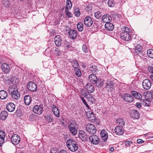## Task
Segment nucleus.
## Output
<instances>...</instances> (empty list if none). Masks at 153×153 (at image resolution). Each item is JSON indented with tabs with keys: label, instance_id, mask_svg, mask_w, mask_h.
Returning a JSON list of instances; mask_svg holds the SVG:
<instances>
[{
	"label": "nucleus",
	"instance_id": "obj_1",
	"mask_svg": "<svg viewBox=\"0 0 153 153\" xmlns=\"http://www.w3.org/2000/svg\"><path fill=\"white\" fill-rule=\"evenodd\" d=\"M8 90L13 98L16 100H19L20 98V94L16 85H12L8 87Z\"/></svg>",
	"mask_w": 153,
	"mask_h": 153
},
{
	"label": "nucleus",
	"instance_id": "obj_2",
	"mask_svg": "<svg viewBox=\"0 0 153 153\" xmlns=\"http://www.w3.org/2000/svg\"><path fill=\"white\" fill-rule=\"evenodd\" d=\"M66 144L68 148L71 152H76L78 149V146L76 142L72 139H68L67 141Z\"/></svg>",
	"mask_w": 153,
	"mask_h": 153
},
{
	"label": "nucleus",
	"instance_id": "obj_3",
	"mask_svg": "<svg viewBox=\"0 0 153 153\" xmlns=\"http://www.w3.org/2000/svg\"><path fill=\"white\" fill-rule=\"evenodd\" d=\"M70 131L73 135H75L77 134L78 129V125L75 122L70 123L68 126Z\"/></svg>",
	"mask_w": 153,
	"mask_h": 153
},
{
	"label": "nucleus",
	"instance_id": "obj_4",
	"mask_svg": "<svg viewBox=\"0 0 153 153\" xmlns=\"http://www.w3.org/2000/svg\"><path fill=\"white\" fill-rule=\"evenodd\" d=\"M87 131L91 134H94L96 132V128L93 124H88L86 126Z\"/></svg>",
	"mask_w": 153,
	"mask_h": 153
},
{
	"label": "nucleus",
	"instance_id": "obj_5",
	"mask_svg": "<svg viewBox=\"0 0 153 153\" xmlns=\"http://www.w3.org/2000/svg\"><path fill=\"white\" fill-rule=\"evenodd\" d=\"M1 69L4 74H8L11 69L10 65L6 63H3L1 65Z\"/></svg>",
	"mask_w": 153,
	"mask_h": 153
},
{
	"label": "nucleus",
	"instance_id": "obj_6",
	"mask_svg": "<svg viewBox=\"0 0 153 153\" xmlns=\"http://www.w3.org/2000/svg\"><path fill=\"white\" fill-rule=\"evenodd\" d=\"M142 84L143 88L146 90H149L152 86L151 81L148 79H145L144 80Z\"/></svg>",
	"mask_w": 153,
	"mask_h": 153
},
{
	"label": "nucleus",
	"instance_id": "obj_7",
	"mask_svg": "<svg viewBox=\"0 0 153 153\" xmlns=\"http://www.w3.org/2000/svg\"><path fill=\"white\" fill-rule=\"evenodd\" d=\"M27 87L29 90L34 92L37 90V87L35 83L33 82H29L27 85Z\"/></svg>",
	"mask_w": 153,
	"mask_h": 153
},
{
	"label": "nucleus",
	"instance_id": "obj_8",
	"mask_svg": "<svg viewBox=\"0 0 153 153\" xmlns=\"http://www.w3.org/2000/svg\"><path fill=\"white\" fill-rule=\"evenodd\" d=\"M89 139L91 143L93 144H98L100 142L99 137L95 135H92L90 136Z\"/></svg>",
	"mask_w": 153,
	"mask_h": 153
},
{
	"label": "nucleus",
	"instance_id": "obj_9",
	"mask_svg": "<svg viewBox=\"0 0 153 153\" xmlns=\"http://www.w3.org/2000/svg\"><path fill=\"white\" fill-rule=\"evenodd\" d=\"M20 138L17 134H13L11 138L12 143L14 145L18 144L20 142Z\"/></svg>",
	"mask_w": 153,
	"mask_h": 153
},
{
	"label": "nucleus",
	"instance_id": "obj_10",
	"mask_svg": "<svg viewBox=\"0 0 153 153\" xmlns=\"http://www.w3.org/2000/svg\"><path fill=\"white\" fill-rule=\"evenodd\" d=\"M33 112L35 114H41L43 111V108L40 105H35L33 108Z\"/></svg>",
	"mask_w": 153,
	"mask_h": 153
},
{
	"label": "nucleus",
	"instance_id": "obj_11",
	"mask_svg": "<svg viewBox=\"0 0 153 153\" xmlns=\"http://www.w3.org/2000/svg\"><path fill=\"white\" fill-rule=\"evenodd\" d=\"M121 39L126 41H128L131 39L130 34L128 33L122 32L120 34Z\"/></svg>",
	"mask_w": 153,
	"mask_h": 153
},
{
	"label": "nucleus",
	"instance_id": "obj_12",
	"mask_svg": "<svg viewBox=\"0 0 153 153\" xmlns=\"http://www.w3.org/2000/svg\"><path fill=\"white\" fill-rule=\"evenodd\" d=\"M79 137L82 141H85L87 140L88 136L87 134L83 131H80L79 132Z\"/></svg>",
	"mask_w": 153,
	"mask_h": 153
},
{
	"label": "nucleus",
	"instance_id": "obj_13",
	"mask_svg": "<svg viewBox=\"0 0 153 153\" xmlns=\"http://www.w3.org/2000/svg\"><path fill=\"white\" fill-rule=\"evenodd\" d=\"M6 108L8 111L12 112L15 110V105L13 102H10L6 105Z\"/></svg>",
	"mask_w": 153,
	"mask_h": 153
},
{
	"label": "nucleus",
	"instance_id": "obj_14",
	"mask_svg": "<svg viewBox=\"0 0 153 153\" xmlns=\"http://www.w3.org/2000/svg\"><path fill=\"white\" fill-rule=\"evenodd\" d=\"M123 99L127 102H131L133 100V98L130 94H125L123 96Z\"/></svg>",
	"mask_w": 153,
	"mask_h": 153
},
{
	"label": "nucleus",
	"instance_id": "obj_15",
	"mask_svg": "<svg viewBox=\"0 0 153 153\" xmlns=\"http://www.w3.org/2000/svg\"><path fill=\"white\" fill-rule=\"evenodd\" d=\"M84 24L87 27H90L93 23V21L90 16H87L84 20Z\"/></svg>",
	"mask_w": 153,
	"mask_h": 153
},
{
	"label": "nucleus",
	"instance_id": "obj_16",
	"mask_svg": "<svg viewBox=\"0 0 153 153\" xmlns=\"http://www.w3.org/2000/svg\"><path fill=\"white\" fill-rule=\"evenodd\" d=\"M54 42L57 47L60 46L62 44V39L61 37L58 35L56 36L54 38Z\"/></svg>",
	"mask_w": 153,
	"mask_h": 153
},
{
	"label": "nucleus",
	"instance_id": "obj_17",
	"mask_svg": "<svg viewBox=\"0 0 153 153\" xmlns=\"http://www.w3.org/2000/svg\"><path fill=\"white\" fill-rule=\"evenodd\" d=\"M114 131L116 134L119 135H122L124 133L123 128L119 126H117L114 129Z\"/></svg>",
	"mask_w": 153,
	"mask_h": 153
},
{
	"label": "nucleus",
	"instance_id": "obj_18",
	"mask_svg": "<svg viewBox=\"0 0 153 153\" xmlns=\"http://www.w3.org/2000/svg\"><path fill=\"white\" fill-rule=\"evenodd\" d=\"M52 110L54 115L57 117L60 116V111L58 108L54 105L52 106Z\"/></svg>",
	"mask_w": 153,
	"mask_h": 153
},
{
	"label": "nucleus",
	"instance_id": "obj_19",
	"mask_svg": "<svg viewBox=\"0 0 153 153\" xmlns=\"http://www.w3.org/2000/svg\"><path fill=\"white\" fill-rule=\"evenodd\" d=\"M105 87L108 91H113L114 89L113 83L111 81L107 82Z\"/></svg>",
	"mask_w": 153,
	"mask_h": 153
},
{
	"label": "nucleus",
	"instance_id": "obj_20",
	"mask_svg": "<svg viewBox=\"0 0 153 153\" xmlns=\"http://www.w3.org/2000/svg\"><path fill=\"white\" fill-rule=\"evenodd\" d=\"M100 135L101 138L104 141H106L107 140L108 136L107 132L105 129H103L101 131Z\"/></svg>",
	"mask_w": 153,
	"mask_h": 153
},
{
	"label": "nucleus",
	"instance_id": "obj_21",
	"mask_svg": "<svg viewBox=\"0 0 153 153\" xmlns=\"http://www.w3.org/2000/svg\"><path fill=\"white\" fill-rule=\"evenodd\" d=\"M89 80L92 83L95 84L97 82V76L94 74H91L89 76Z\"/></svg>",
	"mask_w": 153,
	"mask_h": 153
},
{
	"label": "nucleus",
	"instance_id": "obj_22",
	"mask_svg": "<svg viewBox=\"0 0 153 153\" xmlns=\"http://www.w3.org/2000/svg\"><path fill=\"white\" fill-rule=\"evenodd\" d=\"M102 21L106 23L109 22L112 20V18L109 15L106 14L103 15L102 18Z\"/></svg>",
	"mask_w": 153,
	"mask_h": 153
},
{
	"label": "nucleus",
	"instance_id": "obj_23",
	"mask_svg": "<svg viewBox=\"0 0 153 153\" xmlns=\"http://www.w3.org/2000/svg\"><path fill=\"white\" fill-rule=\"evenodd\" d=\"M5 137V132L0 130V146H1L4 143Z\"/></svg>",
	"mask_w": 153,
	"mask_h": 153
},
{
	"label": "nucleus",
	"instance_id": "obj_24",
	"mask_svg": "<svg viewBox=\"0 0 153 153\" xmlns=\"http://www.w3.org/2000/svg\"><path fill=\"white\" fill-rule=\"evenodd\" d=\"M69 37L72 39H75L77 37V33L76 30H70L69 32Z\"/></svg>",
	"mask_w": 153,
	"mask_h": 153
},
{
	"label": "nucleus",
	"instance_id": "obj_25",
	"mask_svg": "<svg viewBox=\"0 0 153 153\" xmlns=\"http://www.w3.org/2000/svg\"><path fill=\"white\" fill-rule=\"evenodd\" d=\"M89 70L92 73H95L97 72L98 69L96 65L93 64H91L90 65Z\"/></svg>",
	"mask_w": 153,
	"mask_h": 153
},
{
	"label": "nucleus",
	"instance_id": "obj_26",
	"mask_svg": "<svg viewBox=\"0 0 153 153\" xmlns=\"http://www.w3.org/2000/svg\"><path fill=\"white\" fill-rule=\"evenodd\" d=\"M8 97L7 92L4 90L0 91V98L2 100H5Z\"/></svg>",
	"mask_w": 153,
	"mask_h": 153
},
{
	"label": "nucleus",
	"instance_id": "obj_27",
	"mask_svg": "<svg viewBox=\"0 0 153 153\" xmlns=\"http://www.w3.org/2000/svg\"><path fill=\"white\" fill-rule=\"evenodd\" d=\"M32 100V98L29 95H26L25 96L24 101L26 105H29L30 103Z\"/></svg>",
	"mask_w": 153,
	"mask_h": 153
},
{
	"label": "nucleus",
	"instance_id": "obj_28",
	"mask_svg": "<svg viewBox=\"0 0 153 153\" xmlns=\"http://www.w3.org/2000/svg\"><path fill=\"white\" fill-rule=\"evenodd\" d=\"M86 115L90 120H93L95 119V117L91 111H88L86 113Z\"/></svg>",
	"mask_w": 153,
	"mask_h": 153
},
{
	"label": "nucleus",
	"instance_id": "obj_29",
	"mask_svg": "<svg viewBox=\"0 0 153 153\" xmlns=\"http://www.w3.org/2000/svg\"><path fill=\"white\" fill-rule=\"evenodd\" d=\"M87 91L89 93L93 92L94 91L93 86L91 84H87L85 86Z\"/></svg>",
	"mask_w": 153,
	"mask_h": 153
},
{
	"label": "nucleus",
	"instance_id": "obj_30",
	"mask_svg": "<svg viewBox=\"0 0 153 153\" xmlns=\"http://www.w3.org/2000/svg\"><path fill=\"white\" fill-rule=\"evenodd\" d=\"M105 28L107 30L111 31L113 30L114 26L113 24L108 22L106 23L105 25Z\"/></svg>",
	"mask_w": 153,
	"mask_h": 153
},
{
	"label": "nucleus",
	"instance_id": "obj_31",
	"mask_svg": "<svg viewBox=\"0 0 153 153\" xmlns=\"http://www.w3.org/2000/svg\"><path fill=\"white\" fill-rule=\"evenodd\" d=\"M131 116L132 118L137 119L139 117V113L137 111L133 110L131 113Z\"/></svg>",
	"mask_w": 153,
	"mask_h": 153
},
{
	"label": "nucleus",
	"instance_id": "obj_32",
	"mask_svg": "<svg viewBox=\"0 0 153 153\" xmlns=\"http://www.w3.org/2000/svg\"><path fill=\"white\" fill-rule=\"evenodd\" d=\"M131 93L133 96L135 98L137 99H141L142 98V96L140 93L135 91H132Z\"/></svg>",
	"mask_w": 153,
	"mask_h": 153
},
{
	"label": "nucleus",
	"instance_id": "obj_33",
	"mask_svg": "<svg viewBox=\"0 0 153 153\" xmlns=\"http://www.w3.org/2000/svg\"><path fill=\"white\" fill-rule=\"evenodd\" d=\"M8 116L7 112L6 111H2L0 114V118L2 120H5Z\"/></svg>",
	"mask_w": 153,
	"mask_h": 153
},
{
	"label": "nucleus",
	"instance_id": "obj_34",
	"mask_svg": "<svg viewBox=\"0 0 153 153\" xmlns=\"http://www.w3.org/2000/svg\"><path fill=\"white\" fill-rule=\"evenodd\" d=\"M72 6V3L70 0H67L65 7V9L70 10Z\"/></svg>",
	"mask_w": 153,
	"mask_h": 153
},
{
	"label": "nucleus",
	"instance_id": "obj_35",
	"mask_svg": "<svg viewBox=\"0 0 153 153\" xmlns=\"http://www.w3.org/2000/svg\"><path fill=\"white\" fill-rule=\"evenodd\" d=\"M142 47L140 45H137L135 47V51L137 54L141 53L142 51Z\"/></svg>",
	"mask_w": 153,
	"mask_h": 153
},
{
	"label": "nucleus",
	"instance_id": "obj_36",
	"mask_svg": "<svg viewBox=\"0 0 153 153\" xmlns=\"http://www.w3.org/2000/svg\"><path fill=\"white\" fill-rule=\"evenodd\" d=\"M116 121L119 125L121 126H123L125 125V122L123 119L118 118L117 120Z\"/></svg>",
	"mask_w": 153,
	"mask_h": 153
},
{
	"label": "nucleus",
	"instance_id": "obj_37",
	"mask_svg": "<svg viewBox=\"0 0 153 153\" xmlns=\"http://www.w3.org/2000/svg\"><path fill=\"white\" fill-rule=\"evenodd\" d=\"M74 69L76 75L78 77H80L82 74L80 70L78 67L75 68Z\"/></svg>",
	"mask_w": 153,
	"mask_h": 153
},
{
	"label": "nucleus",
	"instance_id": "obj_38",
	"mask_svg": "<svg viewBox=\"0 0 153 153\" xmlns=\"http://www.w3.org/2000/svg\"><path fill=\"white\" fill-rule=\"evenodd\" d=\"M77 28L79 31H82L83 30V25L81 22H78L77 25Z\"/></svg>",
	"mask_w": 153,
	"mask_h": 153
},
{
	"label": "nucleus",
	"instance_id": "obj_39",
	"mask_svg": "<svg viewBox=\"0 0 153 153\" xmlns=\"http://www.w3.org/2000/svg\"><path fill=\"white\" fill-rule=\"evenodd\" d=\"M147 54L149 57L153 58V50L150 49L147 51Z\"/></svg>",
	"mask_w": 153,
	"mask_h": 153
},
{
	"label": "nucleus",
	"instance_id": "obj_40",
	"mask_svg": "<svg viewBox=\"0 0 153 153\" xmlns=\"http://www.w3.org/2000/svg\"><path fill=\"white\" fill-rule=\"evenodd\" d=\"M72 66L74 68H78V67H79V65L76 60H73L72 62Z\"/></svg>",
	"mask_w": 153,
	"mask_h": 153
},
{
	"label": "nucleus",
	"instance_id": "obj_41",
	"mask_svg": "<svg viewBox=\"0 0 153 153\" xmlns=\"http://www.w3.org/2000/svg\"><path fill=\"white\" fill-rule=\"evenodd\" d=\"M74 14L76 16H79L80 15V13L79 9L77 8H76L74 9Z\"/></svg>",
	"mask_w": 153,
	"mask_h": 153
},
{
	"label": "nucleus",
	"instance_id": "obj_42",
	"mask_svg": "<svg viewBox=\"0 0 153 153\" xmlns=\"http://www.w3.org/2000/svg\"><path fill=\"white\" fill-rule=\"evenodd\" d=\"M108 6L111 7H113L115 4L113 0H108Z\"/></svg>",
	"mask_w": 153,
	"mask_h": 153
},
{
	"label": "nucleus",
	"instance_id": "obj_43",
	"mask_svg": "<svg viewBox=\"0 0 153 153\" xmlns=\"http://www.w3.org/2000/svg\"><path fill=\"white\" fill-rule=\"evenodd\" d=\"M87 99L89 101L93 103V101H94V98L91 96L90 94H88L86 96Z\"/></svg>",
	"mask_w": 153,
	"mask_h": 153
},
{
	"label": "nucleus",
	"instance_id": "obj_44",
	"mask_svg": "<svg viewBox=\"0 0 153 153\" xmlns=\"http://www.w3.org/2000/svg\"><path fill=\"white\" fill-rule=\"evenodd\" d=\"M102 14L101 13L100 11H97L95 12L94 14L95 17L97 19H99L101 16Z\"/></svg>",
	"mask_w": 153,
	"mask_h": 153
},
{
	"label": "nucleus",
	"instance_id": "obj_45",
	"mask_svg": "<svg viewBox=\"0 0 153 153\" xmlns=\"http://www.w3.org/2000/svg\"><path fill=\"white\" fill-rule=\"evenodd\" d=\"M122 30L123 31V32H126L129 33L130 31V30L127 27H123L122 28Z\"/></svg>",
	"mask_w": 153,
	"mask_h": 153
},
{
	"label": "nucleus",
	"instance_id": "obj_46",
	"mask_svg": "<svg viewBox=\"0 0 153 153\" xmlns=\"http://www.w3.org/2000/svg\"><path fill=\"white\" fill-rule=\"evenodd\" d=\"M132 144V142L131 140L127 141L125 143V145L126 147L130 146Z\"/></svg>",
	"mask_w": 153,
	"mask_h": 153
},
{
	"label": "nucleus",
	"instance_id": "obj_47",
	"mask_svg": "<svg viewBox=\"0 0 153 153\" xmlns=\"http://www.w3.org/2000/svg\"><path fill=\"white\" fill-rule=\"evenodd\" d=\"M69 10L65 9L66 14L68 18L72 17V14L68 11Z\"/></svg>",
	"mask_w": 153,
	"mask_h": 153
},
{
	"label": "nucleus",
	"instance_id": "obj_48",
	"mask_svg": "<svg viewBox=\"0 0 153 153\" xmlns=\"http://www.w3.org/2000/svg\"><path fill=\"white\" fill-rule=\"evenodd\" d=\"M95 84H96V85L97 86L99 87H101L103 85V83L102 82L98 81L97 80V83Z\"/></svg>",
	"mask_w": 153,
	"mask_h": 153
},
{
	"label": "nucleus",
	"instance_id": "obj_49",
	"mask_svg": "<svg viewBox=\"0 0 153 153\" xmlns=\"http://www.w3.org/2000/svg\"><path fill=\"white\" fill-rule=\"evenodd\" d=\"M82 49L83 51L85 53H87L88 51V48L85 45H83L82 47Z\"/></svg>",
	"mask_w": 153,
	"mask_h": 153
},
{
	"label": "nucleus",
	"instance_id": "obj_50",
	"mask_svg": "<svg viewBox=\"0 0 153 153\" xmlns=\"http://www.w3.org/2000/svg\"><path fill=\"white\" fill-rule=\"evenodd\" d=\"M46 118V120L49 122H52L53 120L52 117H51L49 116H47Z\"/></svg>",
	"mask_w": 153,
	"mask_h": 153
},
{
	"label": "nucleus",
	"instance_id": "obj_51",
	"mask_svg": "<svg viewBox=\"0 0 153 153\" xmlns=\"http://www.w3.org/2000/svg\"><path fill=\"white\" fill-rule=\"evenodd\" d=\"M149 71L151 73L153 74V67L151 66H149L148 68Z\"/></svg>",
	"mask_w": 153,
	"mask_h": 153
},
{
	"label": "nucleus",
	"instance_id": "obj_52",
	"mask_svg": "<svg viewBox=\"0 0 153 153\" xmlns=\"http://www.w3.org/2000/svg\"><path fill=\"white\" fill-rule=\"evenodd\" d=\"M81 94H82V96H84V97H86L88 94L86 93L83 92V91L81 90Z\"/></svg>",
	"mask_w": 153,
	"mask_h": 153
},
{
	"label": "nucleus",
	"instance_id": "obj_53",
	"mask_svg": "<svg viewBox=\"0 0 153 153\" xmlns=\"http://www.w3.org/2000/svg\"><path fill=\"white\" fill-rule=\"evenodd\" d=\"M137 142L138 143H141L144 142V141L141 139H138L137 140Z\"/></svg>",
	"mask_w": 153,
	"mask_h": 153
},
{
	"label": "nucleus",
	"instance_id": "obj_54",
	"mask_svg": "<svg viewBox=\"0 0 153 153\" xmlns=\"http://www.w3.org/2000/svg\"><path fill=\"white\" fill-rule=\"evenodd\" d=\"M136 105L137 107L138 108H140L141 107V103L139 102H137L136 104Z\"/></svg>",
	"mask_w": 153,
	"mask_h": 153
},
{
	"label": "nucleus",
	"instance_id": "obj_55",
	"mask_svg": "<svg viewBox=\"0 0 153 153\" xmlns=\"http://www.w3.org/2000/svg\"><path fill=\"white\" fill-rule=\"evenodd\" d=\"M80 98L82 100V102L85 105L86 104V103H87L86 102V100L84 99L83 97H80Z\"/></svg>",
	"mask_w": 153,
	"mask_h": 153
},
{
	"label": "nucleus",
	"instance_id": "obj_56",
	"mask_svg": "<svg viewBox=\"0 0 153 153\" xmlns=\"http://www.w3.org/2000/svg\"><path fill=\"white\" fill-rule=\"evenodd\" d=\"M55 51L56 52V53L59 55V50L58 48H55Z\"/></svg>",
	"mask_w": 153,
	"mask_h": 153
},
{
	"label": "nucleus",
	"instance_id": "obj_57",
	"mask_svg": "<svg viewBox=\"0 0 153 153\" xmlns=\"http://www.w3.org/2000/svg\"><path fill=\"white\" fill-rule=\"evenodd\" d=\"M59 153H68L65 150H61Z\"/></svg>",
	"mask_w": 153,
	"mask_h": 153
},
{
	"label": "nucleus",
	"instance_id": "obj_58",
	"mask_svg": "<svg viewBox=\"0 0 153 153\" xmlns=\"http://www.w3.org/2000/svg\"><path fill=\"white\" fill-rule=\"evenodd\" d=\"M114 148L113 147H111L109 149L110 151L111 152L114 151Z\"/></svg>",
	"mask_w": 153,
	"mask_h": 153
},
{
	"label": "nucleus",
	"instance_id": "obj_59",
	"mask_svg": "<svg viewBox=\"0 0 153 153\" xmlns=\"http://www.w3.org/2000/svg\"><path fill=\"white\" fill-rule=\"evenodd\" d=\"M150 92L151 95L153 97V90L150 91Z\"/></svg>",
	"mask_w": 153,
	"mask_h": 153
},
{
	"label": "nucleus",
	"instance_id": "obj_60",
	"mask_svg": "<svg viewBox=\"0 0 153 153\" xmlns=\"http://www.w3.org/2000/svg\"><path fill=\"white\" fill-rule=\"evenodd\" d=\"M85 105L88 108H89V106L87 103H86V104H85Z\"/></svg>",
	"mask_w": 153,
	"mask_h": 153
},
{
	"label": "nucleus",
	"instance_id": "obj_61",
	"mask_svg": "<svg viewBox=\"0 0 153 153\" xmlns=\"http://www.w3.org/2000/svg\"><path fill=\"white\" fill-rule=\"evenodd\" d=\"M19 153H23V152H22L21 151Z\"/></svg>",
	"mask_w": 153,
	"mask_h": 153
},
{
	"label": "nucleus",
	"instance_id": "obj_62",
	"mask_svg": "<svg viewBox=\"0 0 153 153\" xmlns=\"http://www.w3.org/2000/svg\"><path fill=\"white\" fill-rule=\"evenodd\" d=\"M58 21L56 22V24H58Z\"/></svg>",
	"mask_w": 153,
	"mask_h": 153
},
{
	"label": "nucleus",
	"instance_id": "obj_63",
	"mask_svg": "<svg viewBox=\"0 0 153 153\" xmlns=\"http://www.w3.org/2000/svg\"><path fill=\"white\" fill-rule=\"evenodd\" d=\"M110 153H111V152H110Z\"/></svg>",
	"mask_w": 153,
	"mask_h": 153
}]
</instances>
